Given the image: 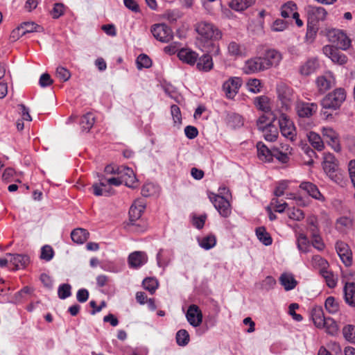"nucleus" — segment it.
I'll list each match as a JSON object with an SVG mask.
<instances>
[{"mask_svg": "<svg viewBox=\"0 0 355 355\" xmlns=\"http://www.w3.org/2000/svg\"><path fill=\"white\" fill-rule=\"evenodd\" d=\"M196 31L200 36V40L206 42H210L212 49L208 50L214 55H220V47L212 43L222 37L221 31L211 23L202 21L196 26Z\"/></svg>", "mask_w": 355, "mask_h": 355, "instance_id": "1", "label": "nucleus"}, {"mask_svg": "<svg viewBox=\"0 0 355 355\" xmlns=\"http://www.w3.org/2000/svg\"><path fill=\"white\" fill-rule=\"evenodd\" d=\"M346 99V92L343 88H337L326 95L321 101L323 109L336 110Z\"/></svg>", "mask_w": 355, "mask_h": 355, "instance_id": "2", "label": "nucleus"}, {"mask_svg": "<svg viewBox=\"0 0 355 355\" xmlns=\"http://www.w3.org/2000/svg\"><path fill=\"white\" fill-rule=\"evenodd\" d=\"M279 125L282 135L288 140H296L297 132L291 119L285 114H282L279 118Z\"/></svg>", "mask_w": 355, "mask_h": 355, "instance_id": "3", "label": "nucleus"}, {"mask_svg": "<svg viewBox=\"0 0 355 355\" xmlns=\"http://www.w3.org/2000/svg\"><path fill=\"white\" fill-rule=\"evenodd\" d=\"M208 198L221 216L227 218L231 214L230 203L224 197L212 192H208Z\"/></svg>", "mask_w": 355, "mask_h": 355, "instance_id": "4", "label": "nucleus"}, {"mask_svg": "<svg viewBox=\"0 0 355 355\" xmlns=\"http://www.w3.org/2000/svg\"><path fill=\"white\" fill-rule=\"evenodd\" d=\"M277 93L282 107L285 110L291 109L294 101L293 89L284 83H280L277 87Z\"/></svg>", "mask_w": 355, "mask_h": 355, "instance_id": "5", "label": "nucleus"}, {"mask_svg": "<svg viewBox=\"0 0 355 355\" xmlns=\"http://www.w3.org/2000/svg\"><path fill=\"white\" fill-rule=\"evenodd\" d=\"M150 31L154 37L162 43H168L173 37L171 28L164 24H156L153 25Z\"/></svg>", "mask_w": 355, "mask_h": 355, "instance_id": "6", "label": "nucleus"}, {"mask_svg": "<svg viewBox=\"0 0 355 355\" xmlns=\"http://www.w3.org/2000/svg\"><path fill=\"white\" fill-rule=\"evenodd\" d=\"M328 37L336 45V49L347 50L351 45V40L342 31L332 30L328 33Z\"/></svg>", "mask_w": 355, "mask_h": 355, "instance_id": "7", "label": "nucleus"}, {"mask_svg": "<svg viewBox=\"0 0 355 355\" xmlns=\"http://www.w3.org/2000/svg\"><path fill=\"white\" fill-rule=\"evenodd\" d=\"M307 21L310 24H318L320 21L325 20L327 15V10L321 6L308 5L305 8Z\"/></svg>", "mask_w": 355, "mask_h": 355, "instance_id": "8", "label": "nucleus"}, {"mask_svg": "<svg viewBox=\"0 0 355 355\" xmlns=\"http://www.w3.org/2000/svg\"><path fill=\"white\" fill-rule=\"evenodd\" d=\"M315 82L318 92L320 94H324L336 84L335 77L330 71H327L318 76Z\"/></svg>", "mask_w": 355, "mask_h": 355, "instance_id": "9", "label": "nucleus"}, {"mask_svg": "<svg viewBox=\"0 0 355 355\" xmlns=\"http://www.w3.org/2000/svg\"><path fill=\"white\" fill-rule=\"evenodd\" d=\"M323 169L327 175L334 182H337L339 179L337 174L338 166L336 159L333 154L324 153V160L322 162Z\"/></svg>", "mask_w": 355, "mask_h": 355, "instance_id": "10", "label": "nucleus"}, {"mask_svg": "<svg viewBox=\"0 0 355 355\" xmlns=\"http://www.w3.org/2000/svg\"><path fill=\"white\" fill-rule=\"evenodd\" d=\"M242 85V80L239 77H230L223 84V90L227 98L233 99L238 94Z\"/></svg>", "mask_w": 355, "mask_h": 355, "instance_id": "11", "label": "nucleus"}, {"mask_svg": "<svg viewBox=\"0 0 355 355\" xmlns=\"http://www.w3.org/2000/svg\"><path fill=\"white\" fill-rule=\"evenodd\" d=\"M321 132L328 144L336 152H340L341 150L338 134L332 128L323 127L321 130Z\"/></svg>", "mask_w": 355, "mask_h": 355, "instance_id": "12", "label": "nucleus"}, {"mask_svg": "<svg viewBox=\"0 0 355 355\" xmlns=\"http://www.w3.org/2000/svg\"><path fill=\"white\" fill-rule=\"evenodd\" d=\"M335 248L344 265L350 266L352 263V252L349 245L343 241H338L336 243Z\"/></svg>", "mask_w": 355, "mask_h": 355, "instance_id": "13", "label": "nucleus"}, {"mask_svg": "<svg viewBox=\"0 0 355 355\" xmlns=\"http://www.w3.org/2000/svg\"><path fill=\"white\" fill-rule=\"evenodd\" d=\"M243 70L246 74H252L266 70L261 57H255L248 60Z\"/></svg>", "mask_w": 355, "mask_h": 355, "instance_id": "14", "label": "nucleus"}, {"mask_svg": "<svg viewBox=\"0 0 355 355\" xmlns=\"http://www.w3.org/2000/svg\"><path fill=\"white\" fill-rule=\"evenodd\" d=\"M186 317L189 323L194 327L200 326L202 322V311L196 304H191L189 306Z\"/></svg>", "mask_w": 355, "mask_h": 355, "instance_id": "15", "label": "nucleus"}, {"mask_svg": "<svg viewBox=\"0 0 355 355\" xmlns=\"http://www.w3.org/2000/svg\"><path fill=\"white\" fill-rule=\"evenodd\" d=\"M295 110L300 117H310L318 110V105L315 103H305L297 101L295 105Z\"/></svg>", "mask_w": 355, "mask_h": 355, "instance_id": "16", "label": "nucleus"}, {"mask_svg": "<svg viewBox=\"0 0 355 355\" xmlns=\"http://www.w3.org/2000/svg\"><path fill=\"white\" fill-rule=\"evenodd\" d=\"M323 53L330 58L332 62L339 64H345L347 62V57L340 53L338 49L331 45H326L322 48Z\"/></svg>", "mask_w": 355, "mask_h": 355, "instance_id": "17", "label": "nucleus"}, {"mask_svg": "<svg viewBox=\"0 0 355 355\" xmlns=\"http://www.w3.org/2000/svg\"><path fill=\"white\" fill-rule=\"evenodd\" d=\"M261 58L267 70L272 67L279 65L282 57L279 51L275 49H270L265 53Z\"/></svg>", "mask_w": 355, "mask_h": 355, "instance_id": "18", "label": "nucleus"}, {"mask_svg": "<svg viewBox=\"0 0 355 355\" xmlns=\"http://www.w3.org/2000/svg\"><path fill=\"white\" fill-rule=\"evenodd\" d=\"M300 188L307 193L313 198L320 202L325 200L324 196L320 192L318 187L310 182H302L300 184Z\"/></svg>", "mask_w": 355, "mask_h": 355, "instance_id": "19", "label": "nucleus"}, {"mask_svg": "<svg viewBox=\"0 0 355 355\" xmlns=\"http://www.w3.org/2000/svg\"><path fill=\"white\" fill-rule=\"evenodd\" d=\"M146 208V202L143 199L136 200L129 210L130 220L131 222L137 220L141 216Z\"/></svg>", "mask_w": 355, "mask_h": 355, "instance_id": "20", "label": "nucleus"}, {"mask_svg": "<svg viewBox=\"0 0 355 355\" xmlns=\"http://www.w3.org/2000/svg\"><path fill=\"white\" fill-rule=\"evenodd\" d=\"M120 178L122 184L128 187H135L136 183V176L132 169L128 167H123L119 171Z\"/></svg>", "mask_w": 355, "mask_h": 355, "instance_id": "21", "label": "nucleus"}, {"mask_svg": "<svg viewBox=\"0 0 355 355\" xmlns=\"http://www.w3.org/2000/svg\"><path fill=\"white\" fill-rule=\"evenodd\" d=\"M6 256L9 258L10 263L15 267V270L24 268L29 263V257L25 254L8 253Z\"/></svg>", "mask_w": 355, "mask_h": 355, "instance_id": "22", "label": "nucleus"}, {"mask_svg": "<svg viewBox=\"0 0 355 355\" xmlns=\"http://www.w3.org/2000/svg\"><path fill=\"white\" fill-rule=\"evenodd\" d=\"M147 262V257L144 252L136 251L128 257V263L130 268H137Z\"/></svg>", "mask_w": 355, "mask_h": 355, "instance_id": "23", "label": "nucleus"}, {"mask_svg": "<svg viewBox=\"0 0 355 355\" xmlns=\"http://www.w3.org/2000/svg\"><path fill=\"white\" fill-rule=\"evenodd\" d=\"M279 281L286 291L294 289L297 285V281L295 279L294 275L290 272H283L280 275Z\"/></svg>", "mask_w": 355, "mask_h": 355, "instance_id": "24", "label": "nucleus"}, {"mask_svg": "<svg viewBox=\"0 0 355 355\" xmlns=\"http://www.w3.org/2000/svg\"><path fill=\"white\" fill-rule=\"evenodd\" d=\"M178 56L182 62L193 65L197 62L198 53L189 49H182L178 53Z\"/></svg>", "mask_w": 355, "mask_h": 355, "instance_id": "25", "label": "nucleus"}, {"mask_svg": "<svg viewBox=\"0 0 355 355\" xmlns=\"http://www.w3.org/2000/svg\"><path fill=\"white\" fill-rule=\"evenodd\" d=\"M319 65V62L317 58H310L301 65L300 73L302 76H309L318 69Z\"/></svg>", "mask_w": 355, "mask_h": 355, "instance_id": "26", "label": "nucleus"}, {"mask_svg": "<svg viewBox=\"0 0 355 355\" xmlns=\"http://www.w3.org/2000/svg\"><path fill=\"white\" fill-rule=\"evenodd\" d=\"M98 183L92 185L93 193L96 196H107L110 193V189L107 188L105 181V176L102 174L98 175Z\"/></svg>", "mask_w": 355, "mask_h": 355, "instance_id": "27", "label": "nucleus"}, {"mask_svg": "<svg viewBox=\"0 0 355 355\" xmlns=\"http://www.w3.org/2000/svg\"><path fill=\"white\" fill-rule=\"evenodd\" d=\"M196 67L199 71H209L214 67L212 58L209 54H205L197 58Z\"/></svg>", "mask_w": 355, "mask_h": 355, "instance_id": "28", "label": "nucleus"}, {"mask_svg": "<svg viewBox=\"0 0 355 355\" xmlns=\"http://www.w3.org/2000/svg\"><path fill=\"white\" fill-rule=\"evenodd\" d=\"M173 251L170 249H160L157 254V265L159 267H166L171 261Z\"/></svg>", "mask_w": 355, "mask_h": 355, "instance_id": "29", "label": "nucleus"}, {"mask_svg": "<svg viewBox=\"0 0 355 355\" xmlns=\"http://www.w3.org/2000/svg\"><path fill=\"white\" fill-rule=\"evenodd\" d=\"M345 300L347 304L355 307V283L346 282L344 286Z\"/></svg>", "mask_w": 355, "mask_h": 355, "instance_id": "30", "label": "nucleus"}, {"mask_svg": "<svg viewBox=\"0 0 355 355\" xmlns=\"http://www.w3.org/2000/svg\"><path fill=\"white\" fill-rule=\"evenodd\" d=\"M257 155L259 159L266 162L272 160L273 148L270 150L263 142L259 141L257 144Z\"/></svg>", "mask_w": 355, "mask_h": 355, "instance_id": "31", "label": "nucleus"}, {"mask_svg": "<svg viewBox=\"0 0 355 355\" xmlns=\"http://www.w3.org/2000/svg\"><path fill=\"white\" fill-rule=\"evenodd\" d=\"M282 148L284 151L280 150L277 148H273L272 158L275 157L282 163L286 164L289 160L288 154L291 153L292 148L289 145L287 144L282 146Z\"/></svg>", "mask_w": 355, "mask_h": 355, "instance_id": "32", "label": "nucleus"}, {"mask_svg": "<svg viewBox=\"0 0 355 355\" xmlns=\"http://www.w3.org/2000/svg\"><path fill=\"white\" fill-rule=\"evenodd\" d=\"M264 139L268 141H274L277 139L279 132L277 128L274 124H268L263 128L259 129Z\"/></svg>", "mask_w": 355, "mask_h": 355, "instance_id": "33", "label": "nucleus"}, {"mask_svg": "<svg viewBox=\"0 0 355 355\" xmlns=\"http://www.w3.org/2000/svg\"><path fill=\"white\" fill-rule=\"evenodd\" d=\"M311 316L312 320L318 328H321V325L324 324L326 318L324 315L323 309L320 306H315L311 309Z\"/></svg>", "mask_w": 355, "mask_h": 355, "instance_id": "34", "label": "nucleus"}, {"mask_svg": "<svg viewBox=\"0 0 355 355\" xmlns=\"http://www.w3.org/2000/svg\"><path fill=\"white\" fill-rule=\"evenodd\" d=\"M254 104L259 110H261L264 113L272 112L270 99L266 96L256 97L254 99Z\"/></svg>", "mask_w": 355, "mask_h": 355, "instance_id": "35", "label": "nucleus"}, {"mask_svg": "<svg viewBox=\"0 0 355 355\" xmlns=\"http://www.w3.org/2000/svg\"><path fill=\"white\" fill-rule=\"evenodd\" d=\"M89 232L83 228L73 230L71 233V237L73 242L82 244L88 239Z\"/></svg>", "mask_w": 355, "mask_h": 355, "instance_id": "36", "label": "nucleus"}, {"mask_svg": "<svg viewBox=\"0 0 355 355\" xmlns=\"http://www.w3.org/2000/svg\"><path fill=\"white\" fill-rule=\"evenodd\" d=\"M95 116L93 113L87 112L80 119V127L83 131L88 132L95 123Z\"/></svg>", "mask_w": 355, "mask_h": 355, "instance_id": "37", "label": "nucleus"}, {"mask_svg": "<svg viewBox=\"0 0 355 355\" xmlns=\"http://www.w3.org/2000/svg\"><path fill=\"white\" fill-rule=\"evenodd\" d=\"M308 139L311 146L318 151L323 150L324 145L321 137L314 132H310L308 135Z\"/></svg>", "mask_w": 355, "mask_h": 355, "instance_id": "38", "label": "nucleus"}, {"mask_svg": "<svg viewBox=\"0 0 355 355\" xmlns=\"http://www.w3.org/2000/svg\"><path fill=\"white\" fill-rule=\"evenodd\" d=\"M254 0H232L230 7L236 11H243L251 6Z\"/></svg>", "mask_w": 355, "mask_h": 355, "instance_id": "39", "label": "nucleus"}, {"mask_svg": "<svg viewBox=\"0 0 355 355\" xmlns=\"http://www.w3.org/2000/svg\"><path fill=\"white\" fill-rule=\"evenodd\" d=\"M276 119L275 115L272 112L264 113L260 116L257 121L258 130L267 126L268 124H272L273 121Z\"/></svg>", "mask_w": 355, "mask_h": 355, "instance_id": "40", "label": "nucleus"}, {"mask_svg": "<svg viewBox=\"0 0 355 355\" xmlns=\"http://www.w3.org/2000/svg\"><path fill=\"white\" fill-rule=\"evenodd\" d=\"M256 235L257 239L265 245H270L272 243V239L265 227H259L256 229Z\"/></svg>", "mask_w": 355, "mask_h": 355, "instance_id": "41", "label": "nucleus"}, {"mask_svg": "<svg viewBox=\"0 0 355 355\" xmlns=\"http://www.w3.org/2000/svg\"><path fill=\"white\" fill-rule=\"evenodd\" d=\"M297 5L293 1H288L281 7V16L284 18H288L293 13L296 12Z\"/></svg>", "mask_w": 355, "mask_h": 355, "instance_id": "42", "label": "nucleus"}, {"mask_svg": "<svg viewBox=\"0 0 355 355\" xmlns=\"http://www.w3.org/2000/svg\"><path fill=\"white\" fill-rule=\"evenodd\" d=\"M321 276L324 279L327 285L329 288H334L337 284V277L330 270L326 269L320 272Z\"/></svg>", "mask_w": 355, "mask_h": 355, "instance_id": "43", "label": "nucleus"}, {"mask_svg": "<svg viewBox=\"0 0 355 355\" xmlns=\"http://www.w3.org/2000/svg\"><path fill=\"white\" fill-rule=\"evenodd\" d=\"M311 263L314 268L319 270L320 272L328 269L329 268V263L327 261L320 255L313 256L311 260Z\"/></svg>", "mask_w": 355, "mask_h": 355, "instance_id": "44", "label": "nucleus"}, {"mask_svg": "<svg viewBox=\"0 0 355 355\" xmlns=\"http://www.w3.org/2000/svg\"><path fill=\"white\" fill-rule=\"evenodd\" d=\"M321 328L325 329L326 332L330 335L336 334L338 330L336 322L331 318H326Z\"/></svg>", "mask_w": 355, "mask_h": 355, "instance_id": "45", "label": "nucleus"}, {"mask_svg": "<svg viewBox=\"0 0 355 355\" xmlns=\"http://www.w3.org/2000/svg\"><path fill=\"white\" fill-rule=\"evenodd\" d=\"M175 339L179 346L184 347L189 343L190 337L187 330L180 329L176 333Z\"/></svg>", "mask_w": 355, "mask_h": 355, "instance_id": "46", "label": "nucleus"}, {"mask_svg": "<svg viewBox=\"0 0 355 355\" xmlns=\"http://www.w3.org/2000/svg\"><path fill=\"white\" fill-rule=\"evenodd\" d=\"M142 285L144 289L153 294L158 288V282L155 278L147 277L143 280Z\"/></svg>", "mask_w": 355, "mask_h": 355, "instance_id": "47", "label": "nucleus"}, {"mask_svg": "<svg viewBox=\"0 0 355 355\" xmlns=\"http://www.w3.org/2000/svg\"><path fill=\"white\" fill-rule=\"evenodd\" d=\"M216 244V239L214 235L207 236L199 241L200 246L206 250L213 248Z\"/></svg>", "mask_w": 355, "mask_h": 355, "instance_id": "48", "label": "nucleus"}, {"mask_svg": "<svg viewBox=\"0 0 355 355\" xmlns=\"http://www.w3.org/2000/svg\"><path fill=\"white\" fill-rule=\"evenodd\" d=\"M23 33H29L33 32H42L43 31L42 27L34 22H24L20 25Z\"/></svg>", "mask_w": 355, "mask_h": 355, "instance_id": "49", "label": "nucleus"}, {"mask_svg": "<svg viewBox=\"0 0 355 355\" xmlns=\"http://www.w3.org/2000/svg\"><path fill=\"white\" fill-rule=\"evenodd\" d=\"M344 338L349 342L355 343V326L347 324L343 329Z\"/></svg>", "mask_w": 355, "mask_h": 355, "instance_id": "50", "label": "nucleus"}, {"mask_svg": "<svg viewBox=\"0 0 355 355\" xmlns=\"http://www.w3.org/2000/svg\"><path fill=\"white\" fill-rule=\"evenodd\" d=\"M324 306L330 313H335L339 310V304L334 297H328L325 300Z\"/></svg>", "mask_w": 355, "mask_h": 355, "instance_id": "51", "label": "nucleus"}, {"mask_svg": "<svg viewBox=\"0 0 355 355\" xmlns=\"http://www.w3.org/2000/svg\"><path fill=\"white\" fill-rule=\"evenodd\" d=\"M137 66L139 69L142 68H149L152 65L150 58L146 54H140L136 60Z\"/></svg>", "mask_w": 355, "mask_h": 355, "instance_id": "52", "label": "nucleus"}, {"mask_svg": "<svg viewBox=\"0 0 355 355\" xmlns=\"http://www.w3.org/2000/svg\"><path fill=\"white\" fill-rule=\"evenodd\" d=\"M318 31V25L316 24L311 23L307 21V28L306 33V40L309 42L313 41Z\"/></svg>", "mask_w": 355, "mask_h": 355, "instance_id": "53", "label": "nucleus"}, {"mask_svg": "<svg viewBox=\"0 0 355 355\" xmlns=\"http://www.w3.org/2000/svg\"><path fill=\"white\" fill-rule=\"evenodd\" d=\"M54 256V250L51 245H45L41 249L40 259L46 261H51Z\"/></svg>", "mask_w": 355, "mask_h": 355, "instance_id": "54", "label": "nucleus"}, {"mask_svg": "<svg viewBox=\"0 0 355 355\" xmlns=\"http://www.w3.org/2000/svg\"><path fill=\"white\" fill-rule=\"evenodd\" d=\"M71 286L69 284H62L59 286L58 289V297L64 300L71 295Z\"/></svg>", "mask_w": 355, "mask_h": 355, "instance_id": "55", "label": "nucleus"}, {"mask_svg": "<svg viewBox=\"0 0 355 355\" xmlns=\"http://www.w3.org/2000/svg\"><path fill=\"white\" fill-rule=\"evenodd\" d=\"M228 53L232 56H239L243 53V50L241 46L235 42H231L227 46Z\"/></svg>", "mask_w": 355, "mask_h": 355, "instance_id": "56", "label": "nucleus"}, {"mask_svg": "<svg viewBox=\"0 0 355 355\" xmlns=\"http://www.w3.org/2000/svg\"><path fill=\"white\" fill-rule=\"evenodd\" d=\"M297 245L299 250L303 252H306L309 248V241L306 236L301 234L298 236L297 239Z\"/></svg>", "mask_w": 355, "mask_h": 355, "instance_id": "57", "label": "nucleus"}, {"mask_svg": "<svg viewBox=\"0 0 355 355\" xmlns=\"http://www.w3.org/2000/svg\"><path fill=\"white\" fill-rule=\"evenodd\" d=\"M247 87L250 92L257 94L261 92L262 85L259 80L254 78L248 80Z\"/></svg>", "mask_w": 355, "mask_h": 355, "instance_id": "58", "label": "nucleus"}, {"mask_svg": "<svg viewBox=\"0 0 355 355\" xmlns=\"http://www.w3.org/2000/svg\"><path fill=\"white\" fill-rule=\"evenodd\" d=\"M288 216L290 219L300 221L304 218V212L300 209L293 208L287 211Z\"/></svg>", "mask_w": 355, "mask_h": 355, "instance_id": "59", "label": "nucleus"}, {"mask_svg": "<svg viewBox=\"0 0 355 355\" xmlns=\"http://www.w3.org/2000/svg\"><path fill=\"white\" fill-rule=\"evenodd\" d=\"M157 191V188L152 183H146L141 188V195L144 197H148L154 195Z\"/></svg>", "mask_w": 355, "mask_h": 355, "instance_id": "60", "label": "nucleus"}, {"mask_svg": "<svg viewBox=\"0 0 355 355\" xmlns=\"http://www.w3.org/2000/svg\"><path fill=\"white\" fill-rule=\"evenodd\" d=\"M56 76L60 80L66 82L70 78L71 73L67 68L60 66L56 69Z\"/></svg>", "mask_w": 355, "mask_h": 355, "instance_id": "61", "label": "nucleus"}, {"mask_svg": "<svg viewBox=\"0 0 355 355\" xmlns=\"http://www.w3.org/2000/svg\"><path fill=\"white\" fill-rule=\"evenodd\" d=\"M171 113L173 119L174 123L180 125L182 123V115L180 107L176 105L171 106Z\"/></svg>", "mask_w": 355, "mask_h": 355, "instance_id": "62", "label": "nucleus"}, {"mask_svg": "<svg viewBox=\"0 0 355 355\" xmlns=\"http://www.w3.org/2000/svg\"><path fill=\"white\" fill-rule=\"evenodd\" d=\"M275 285L276 280L272 276H267L261 283V288L267 291L274 288Z\"/></svg>", "mask_w": 355, "mask_h": 355, "instance_id": "63", "label": "nucleus"}, {"mask_svg": "<svg viewBox=\"0 0 355 355\" xmlns=\"http://www.w3.org/2000/svg\"><path fill=\"white\" fill-rule=\"evenodd\" d=\"M352 225V220L349 217L342 216L337 219L336 227L338 229L342 230L344 228H349Z\"/></svg>", "mask_w": 355, "mask_h": 355, "instance_id": "64", "label": "nucleus"}]
</instances>
